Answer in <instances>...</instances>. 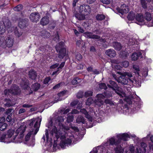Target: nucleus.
Returning <instances> with one entry per match:
<instances>
[{
    "mask_svg": "<svg viewBox=\"0 0 153 153\" xmlns=\"http://www.w3.org/2000/svg\"><path fill=\"white\" fill-rule=\"evenodd\" d=\"M105 53L107 56L111 58L114 57L116 55L115 51L112 49H110L106 50Z\"/></svg>",
    "mask_w": 153,
    "mask_h": 153,
    "instance_id": "nucleus-19",
    "label": "nucleus"
},
{
    "mask_svg": "<svg viewBox=\"0 0 153 153\" xmlns=\"http://www.w3.org/2000/svg\"><path fill=\"white\" fill-rule=\"evenodd\" d=\"M49 18L47 16H45L42 18L40 21V24L43 26L46 25L49 23Z\"/></svg>",
    "mask_w": 153,
    "mask_h": 153,
    "instance_id": "nucleus-20",
    "label": "nucleus"
},
{
    "mask_svg": "<svg viewBox=\"0 0 153 153\" xmlns=\"http://www.w3.org/2000/svg\"><path fill=\"white\" fill-rule=\"evenodd\" d=\"M57 121L58 122L61 123L62 122L64 121V119L62 116L59 117L57 119Z\"/></svg>",
    "mask_w": 153,
    "mask_h": 153,
    "instance_id": "nucleus-59",
    "label": "nucleus"
},
{
    "mask_svg": "<svg viewBox=\"0 0 153 153\" xmlns=\"http://www.w3.org/2000/svg\"><path fill=\"white\" fill-rule=\"evenodd\" d=\"M10 30L11 32L12 30H14V32L15 34L18 37H20L22 34V32L21 31H19L18 30V28L17 27H10Z\"/></svg>",
    "mask_w": 153,
    "mask_h": 153,
    "instance_id": "nucleus-22",
    "label": "nucleus"
},
{
    "mask_svg": "<svg viewBox=\"0 0 153 153\" xmlns=\"http://www.w3.org/2000/svg\"><path fill=\"white\" fill-rule=\"evenodd\" d=\"M133 68L134 69V72L137 74L139 75V72L140 71L139 67L138 66L136 65H133Z\"/></svg>",
    "mask_w": 153,
    "mask_h": 153,
    "instance_id": "nucleus-42",
    "label": "nucleus"
},
{
    "mask_svg": "<svg viewBox=\"0 0 153 153\" xmlns=\"http://www.w3.org/2000/svg\"><path fill=\"white\" fill-rule=\"evenodd\" d=\"M70 114H71V113H70L68 114V116L67 118V121L68 123H70L71 122L73 121L74 119L73 116L72 115L70 116Z\"/></svg>",
    "mask_w": 153,
    "mask_h": 153,
    "instance_id": "nucleus-44",
    "label": "nucleus"
},
{
    "mask_svg": "<svg viewBox=\"0 0 153 153\" xmlns=\"http://www.w3.org/2000/svg\"><path fill=\"white\" fill-rule=\"evenodd\" d=\"M123 75L125 77L126 76L129 77H131L132 76V74L130 72H125L123 74Z\"/></svg>",
    "mask_w": 153,
    "mask_h": 153,
    "instance_id": "nucleus-54",
    "label": "nucleus"
},
{
    "mask_svg": "<svg viewBox=\"0 0 153 153\" xmlns=\"http://www.w3.org/2000/svg\"><path fill=\"white\" fill-rule=\"evenodd\" d=\"M76 58L77 60L80 61L82 59V56L81 54L79 53H76L75 54Z\"/></svg>",
    "mask_w": 153,
    "mask_h": 153,
    "instance_id": "nucleus-52",
    "label": "nucleus"
},
{
    "mask_svg": "<svg viewBox=\"0 0 153 153\" xmlns=\"http://www.w3.org/2000/svg\"><path fill=\"white\" fill-rule=\"evenodd\" d=\"M29 132L27 134V135L25 136V141H27L28 140H29L30 137V136L31 135H35V134H32V132L30 131H29Z\"/></svg>",
    "mask_w": 153,
    "mask_h": 153,
    "instance_id": "nucleus-45",
    "label": "nucleus"
},
{
    "mask_svg": "<svg viewBox=\"0 0 153 153\" xmlns=\"http://www.w3.org/2000/svg\"><path fill=\"white\" fill-rule=\"evenodd\" d=\"M41 35L43 38H48L50 35L49 32L45 30H43L41 31Z\"/></svg>",
    "mask_w": 153,
    "mask_h": 153,
    "instance_id": "nucleus-27",
    "label": "nucleus"
},
{
    "mask_svg": "<svg viewBox=\"0 0 153 153\" xmlns=\"http://www.w3.org/2000/svg\"><path fill=\"white\" fill-rule=\"evenodd\" d=\"M64 44L63 42H60L56 47V51L59 52L58 59L57 57H55L53 59L57 62L61 61L65 56L67 55L66 49L64 47Z\"/></svg>",
    "mask_w": 153,
    "mask_h": 153,
    "instance_id": "nucleus-4",
    "label": "nucleus"
},
{
    "mask_svg": "<svg viewBox=\"0 0 153 153\" xmlns=\"http://www.w3.org/2000/svg\"><path fill=\"white\" fill-rule=\"evenodd\" d=\"M83 92L82 91L79 92L77 94L76 96L78 98H81L83 96Z\"/></svg>",
    "mask_w": 153,
    "mask_h": 153,
    "instance_id": "nucleus-55",
    "label": "nucleus"
},
{
    "mask_svg": "<svg viewBox=\"0 0 153 153\" xmlns=\"http://www.w3.org/2000/svg\"><path fill=\"white\" fill-rule=\"evenodd\" d=\"M129 135L126 133L122 134H119L117 135L116 138L114 137L110 138L107 141V142L105 144L104 146H107L110 145L115 146L120 144L121 143V140H123L124 141H126L128 139L130 138Z\"/></svg>",
    "mask_w": 153,
    "mask_h": 153,
    "instance_id": "nucleus-2",
    "label": "nucleus"
},
{
    "mask_svg": "<svg viewBox=\"0 0 153 153\" xmlns=\"http://www.w3.org/2000/svg\"><path fill=\"white\" fill-rule=\"evenodd\" d=\"M11 26V23L8 20H7L5 22H0V34H2L5 32L6 27L8 31L9 32Z\"/></svg>",
    "mask_w": 153,
    "mask_h": 153,
    "instance_id": "nucleus-9",
    "label": "nucleus"
},
{
    "mask_svg": "<svg viewBox=\"0 0 153 153\" xmlns=\"http://www.w3.org/2000/svg\"><path fill=\"white\" fill-rule=\"evenodd\" d=\"M78 102L77 100H75L71 103V105L72 106H75L78 104Z\"/></svg>",
    "mask_w": 153,
    "mask_h": 153,
    "instance_id": "nucleus-61",
    "label": "nucleus"
},
{
    "mask_svg": "<svg viewBox=\"0 0 153 153\" xmlns=\"http://www.w3.org/2000/svg\"><path fill=\"white\" fill-rule=\"evenodd\" d=\"M59 36L58 35V33L57 32L56 34L55 37L53 39L54 41H56V42H57L59 41Z\"/></svg>",
    "mask_w": 153,
    "mask_h": 153,
    "instance_id": "nucleus-58",
    "label": "nucleus"
},
{
    "mask_svg": "<svg viewBox=\"0 0 153 153\" xmlns=\"http://www.w3.org/2000/svg\"><path fill=\"white\" fill-rule=\"evenodd\" d=\"M41 120L39 118H33L28 121L29 131L32 134H36L39 130Z\"/></svg>",
    "mask_w": 153,
    "mask_h": 153,
    "instance_id": "nucleus-3",
    "label": "nucleus"
},
{
    "mask_svg": "<svg viewBox=\"0 0 153 153\" xmlns=\"http://www.w3.org/2000/svg\"><path fill=\"white\" fill-rule=\"evenodd\" d=\"M25 129V127L24 126H21L18 128L16 131V135L13 138L15 142L20 143L23 139L24 136L23 133Z\"/></svg>",
    "mask_w": 153,
    "mask_h": 153,
    "instance_id": "nucleus-5",
    "label": "nucleus"
},
{
    "mask_svg": "<svg viewBox=\"0 0 153 153\" xmlns=\"http://www.w3.org/2000/svg\"><path fill=\"white\" fill-rule=\"evenodd\" d=\"M23 8V6L22 4H19L14 8L13 10L15 11H20Z\"/></svg>",
    "mask_w": 153,
    "mask_h": 153,
    "instance_id": "nucleus-37",
    "label": "nucleus"
},
{
    "mask_svg": "<svg viewBox=\"0 0 153 153\" xmlns=\"http://www.w3.org/2000/svg\"><path fill=\"white\" fill-rule=\"evenodd\" d=\"M105 97H110L112 96V94L111 92L108 91H106L104 92V94H103Z\"/></svg>",
    "mask_w": 153,
    "mask_h": 153,
    "instance_id": "nucleus-46",
    "label": "nucleus"
},
{
    "mask_svg": "<svg viewBox=\"0 0 153 153\" xmlns=\"http://www.w3.org/2000/svg\"><path fill=\"white\" fill-rule=\"evenodd\" d=\"M129 150L131 153H133L134 150V148L132 145H131L129 147Z\"/></svg>",
    "mask_w": 153,
    "mask_h": 153,
    "instance_id": "nucleus-63",
    "label": "nucleus"
},
{
    "mask_svg": "<svg viewBox=\"0 0 153 153\" xmlns=\"http://www.w3.org/2000/svg\"><path fill=\"white\" fill-rule=\"evenodd\" d=\"M66 92V91H65L58 93L57 94V97L58 99L56 100V102L62 100V97L64 95Z\"/></svg>",
    "mask_w": 153,
    "mask_h": 153,
    "instance_id": "nucleus-29",
    "label": "nucleus"
},
{
    "mask_svg": "<svg viewBox=\"0 0 153 153\" xmlns=\"http://www.w3.org/2000/svg\"><path fill=\"white\" fill-rule=\"evenodd\" d=\"M4 101L6 102V103L4 104L5 106L9 107L13 105V104L11 103V102L10 100L5 99Z\"/></svg>",
    "mask_w": 153,
    "mask_h": 153,
    "instance_id": "nucleus-33",
    "label": "nucleus"
},
{
    "mask_svg": "<svg viewBox=\"0 0 153 153\" xmlns=\"http://www.w3.org/2000/svg\"><path fill=\"white\" fill-rule=\"evenodd\" d=\"M28 24L29 20L27 19L20 18L19 19L18 26L21 28H26L28 25Z\"/></svg>",
    "mask_w": 153,
    "mask_h": 153,
    "instance_id": "nucleus-13",
    "label": "nucleus"
},
{
    "mask_svg": "<svg viewBox=\"0 0 153 153\" xmlns=\"http://www.w3.org/2000/svg\"><path fill=\"white\" fill-rule=\"evenodd\" d=\"M62 128L60 129L58 131L56 127H54L52 130V134L53 133L56 134V136L57 139L60 137L61 141L60 143V146L61 148H64L65 146L71 144V140L68 138L63 140L65 138L66 132L65 131V128L62 126Z\"/></svg>",
    "mask_w": 153,
    "mask_h": 153,
    "instance_id": "nucleus-1",
    "label": "nucleus"
},
{
    "mask_svg": "<svg viewBox=\"0 0 153 153\" xmlns=\"http://www.w3.org/2000/svg\"><path fill=\"white\" fill-rule=\"evenodd\" d=\"M87 15L85 14L83 12H76L74 13V16L79 20H83L85 19V16Z\"/></svg>",
    "mask_w": 153,
    "mask_h": 153,
    "instance_id": "nucleus-18",
    "label": "nucleus"
},
{
    "mask_svg": "<svg viewBox=\"0 0 153 153\" xmlns=\"http://www.w3.org/2000/svg\"><path fill=\"white\" fill-rule=\"evenodd\" d=\"M135 17L134 14L132 13H129L127 16V18L129 20H132L134 19Z\"/></svg>",
    "mask_w": 153,
    "mask_h": 153,
    "instance_id": "nucleus-40",
    "label": "nucleus"
},
{
    "mask_svg": "<svg viewBox=\"0 0 153 153\" xmlns=\"http://www.w3.org/2000/svg\"><path fill=\"white\" fill-rule=\"evenodd\" d=\"M144 18L148 22L150 21L152 19L151 14L148 12H146L144 14Z\"/></svg>",
    "mask_w": 153,
    "mask_h": 153,
    "instance_id": "nucleus-26",
    "label": "nucleus"
},
{
    "mask_svg": "<svg viewBox=\"0 0 153 153\" xmlns=\"http://www.w3.org/2000/svg\"><path fill=\"white\" fill-rule=\"evenodd\" d=\"M14 133V131L12 129L8 130L7 132V134H5L8 140H9L13 135Z\"/></svg>",
    "mask_w": 153,
    "mask_h": 153,
    "instance_id": "nucleus-28",
    "label": "nucleus"
},
{
    "mask_svg": "<svg viewBox=\"0 0 153 153\" xmlns=\"http://www.w3.org/2000/svg\"><path fill=\"white\" fill-rule=\"evenodd\" d=\"M99 87L101 89H103L106 90L107 87L105 84L104 83H102L99 85Z\"/></svg>",
    "mask_w": 153,
    "mask_h": 153,
    "instance_id": "nucleus-56",
    "label": "nucleus"
},
{
    "mask_svg": "<svg viewBox=\"0 0 153 153\" xmlns=\"http://www.w3.org/2000/svg\"><path fill=\"white\" fill-rule=\"evenodd\" d=\"M107 85L109 88H112L114 90L117 94L120 97H122V92L119 89V87L115 82L112 80H110L109 84H108Z\"/></svg>",
    "mask_w": 153,
    "mask_h": 153,
    "instance_id": "nucleus-10",
    "label": "nucleus"
},
{
    "mask_svg": "<svg viewBox=\"0 0 153 153\" xmlns=\"http://www.w3.org/2000/svg\"><path fill=\"white\" fill-rule=\"evenodd\" d=\"M7 125L4 123H0V130L1 131H4L6 128Z\"/></svg>",
    "mask_w": 153,
    "mask_h": 153,
    "instance_id": "nucleus-39",
    "label": "nucleus"
},
{
    "mask_svg": "<svg viewBox=\"0 0 153 153\" xmlns=\"http://www.w3.org/2000/svg\"><path fill=\"white\" fill-rule=\"evenodd\" d=\"M129 62L128 61H124L121 62V65L125 68H127L129 65Z\"/></svg>",
    "mask_w": 153,
    "mask_h": 153,
    "instance_id": "nucleus-47",
    "label": "nucleus"
},
{
    "mask_svg": "<svg viewBox=\"0 0 153 153\" xmlns=\"http://www.w3.org/2000/svg\"><path fill=\"white\" fill-rule=\"evenodd\" d=\"M120 54L123 58H125L128 56V53L125 51L121 52Z\"/></svg>",
    "mask_w": 153,
    "mask_h": 153,
    "instance_id": "nucleus-51",
    "label": "nucleus"
},
{
    "mask_svg": "<svg viewBox=\"0 0 153 153\" xmlns=\"http://www.w3.org/2000/svg\"><path fill=\"white\" fill-rule=\"evenodd\" d=\"M141 4L143 8L146 9L147 7V3L145 0H140Z\"/></svg>",
    "mask_w": 153,
    "mask_h": 153,
    "instance_id": "nucleus-35",
    "label": "nucleus"
},
{
    "mask_svg": "<svg viewBox=\"0 0 153 153\" xmlns=\"http://www.w3.org/2000/svg\"><path fill=\"white\" fill-rule=\"evenodd\" d=\"M100 1L104 4H109L110 2V0H100Z\"/></svg>",
    "mask_w": 153,
    "mask_h": 153,
    "instance_id": "nucleus-57",
    "label": "nucleus"
},
{
    "mask_svg": "<svg viewBox=\"0 0 153 153\" xmlns=\"http://www.w3.org/2000/svg\"><path fill=\"white\" fill-rule=\"evenodd\" d=\"M13 39L11 37H7L6 39L4 36H0V46L1 47H10L13 46Z\"/></svg>",
    "mask_w": 153,
    "mask_h": 153,
    "instance_id": "nucleus-6",
    "label": "nucleus"
},
{
    "mask_svg": "<svg viewBox=\"0 0 153 153\" xmlns=\"http://www.w3.org/2000/svg\"><path fill=\"white\" fill-rule=\"evenodd\" d=\"M29 76L30 78L32 79H35L36 77V74L35 71L33 70H30L29 72Z\"/></svg>",
    "mask_w": 153,
    "mask_h": 153,
    "instance_id": "nucleus-25",
    "label": "nucleus"
},
{
    "mask_svg": "<svg viewBox=\"0 0 153 153\" xmlns=\"http://www.w3.org/2000/svg\"><path fill=\"white\" fill-rule=\"evenodd\" d=\"M8 140L5 134L2 135L0 137V141L1 142H6V140Z\"/></svg>",
    "mask_w": 153,
    "mask_h": 153,
    "instance_id": "nucleus-41",
    "label": "nucleus"
},
{
    "mask_svg": "<svg viewBox=\"0 0 153 153\" xmlns=\"http://www.w3.org/2000/svg\"><path fill=\"white\" fill-rule=\"evenodd\" d=\"M116 80L118 83H121L123 85L129 84L131 86L135 83L134 82H136V81L127 78L123 75L117 79Z\"/></svg>",
    "mask_w": 153,
    "mask_h": 153,
    "instance_id": "nucleus-7",
    "label": "nucleus"
},
{
    "mask_svg": "<svg viewBox=\"0 0 153 153\" xmlns=\"http://www.w3.org/2000/svg\"><path fill=\"white\" fill-rule=\"evenodd\" d=\"M20 91L19 88L15 85H12L10 90H5L4 91V94L5 95H7L9 93L14 95L17 94Z\"/></svg>",
    "mask_w": 153,
    "mask_h": 153,
    "instance_id": "nucleus-11",
    "label": "nucleus"
},
{
    "mask_svg": "<svg viewBox=\"0 0 153 153\" xmlns=\"http://www.w3.org/2000/svg\"><path fill=\"white\" fill-rule=\"evenodd\" d=\"M116 153H123L124 149L120 144L116 146V147L114 148Z\"/></svg>",
    "mask_w": 153,
    "mask_h": 153,
    "instance_id": "nucleus-23",
    "label": "nucleus"
},
{
    "mask_svg": "<svg viewBox=\"0 0 153 153\" xmlns=\"http://www.w3.org/2000/svg\"><path fill=\"white\" fill-rule=\"evenodd\" d=\"M93 92L91 91H87L85 93V95L86 97L91 96L92 95Z\"/></svg>",
    "mask_w": 153,
    "mask_h": 153,
    "instance_id": "nucleus-49",
    "label": "nucleus"
},
{
    "mask_svg": "<svg viewBox=\"0 0 153 153\" xmlns=\"http://www.w3.org/2000/svg\"><path fill=\"white\" fill-rule=\"evenodd\" d=\"M131 57L132 60L135 61L138 59L137 53H133L132 54Z\"/></svg>",
    "mask_w": 153,
    "mask_h": 153,
    "instance_id": "nucleus-48",
    "label": "nucleus"
},
{
    "mask_svg": "<svg viewBox=\"0 0 153 153\" xmlns=\"http://www.w3.org/2000/svg\"><path fill=\"white\" fill-rule=\"evenodd\" d=\"M94 102V101L93 100L92 98H89L87 100L86 104V105H89Z\"/></svg>",
    "mask_w": 153,
    "mask_h": 153,
    "instance_id": "nucleus-43",
    "label": "nucleus"
},
{
    "mask_svg": "<svg viewBox=\"0 0 153 153\" xmlns=\"http://www.w3.org/2000/svg\"><path fill=\"white\" fill-rule=\"evenodd\" d=\"M118 11L120 13L122 14L126 13L128 12V7L126 4H123L121 5L120 8H119Z\"/></svg>",
    "mask_w": 153,
    "mask_h": 153,
    "instance_id": "nucleus-15",
    "label": "nucleus"
},
{
    "mask_svg": "<svg viewBox=\"0 0 153 153\" xmlns=\"http://www.w3.org/2000/svg\"><path fill=\"white\" fill-rule=\"evenodd\" d=\"M97 99L95 100L94 102L95 104L99 107L102 105L103 103L102 100L105 98V96L102 94H98L96 96Z\"/></svg>",
    "mask_w": 153,
    "mask_h": 153,
    "instance_id": "nucleus-12",
    "label": "nucleus"
},
{
    "mask_svg": "<svg viewBox=\"0 0 153 153\" xmlns=\"http://www.w3.org/2000/svg\"><path fill=\"white\" fill-rule=\"evenodd\" d=\"M80 112L84 114L85 117L88 119L89 121H92V119L91 117L85 109L82 108L80 110Z\"/></svg>",
    "mask_w": 153,
    "mask_h": 153,
    "instance_id": "nucleus-21",
    "label": "nucleus"
},
{
    "mask_svg": "<svg viewBox=\"0 0 153 153\" xmlns=\"http://www.w3.org/2000/svg\"><path fill=\"white\" fill-rule=\"evenodd\" d=\"M77 9L79 12H83L87 15H88L91 12V7L86 4H83L77 6Z\"/></svg>",
    "mask_w": 153,
    "mask_h": 153,
    "instance_id": "nucleus-8",
    "label": "nucleus"
},
{
    "mask_svg": "<svg viewBox=\"0 0 153 153\" xmlns=\"http://www.w3.org/2000/svg\"><path fill=\"white\" fill-rule=\"evenodd\" d=\"M40 85L37 83H36L32 86V88L34 91H36L38 90L40 87Z\"/></svg>",
    "mask_w": 153,
    "mask_h": 153,
    "instance_id": "nucleus-32",
    "label": "nucleus"
},
{
    "mask_svg": "<svg viewBox=\"0 0 153 153\" xmlns=\"http://www.w3.org/2000/svg\"><path fill=\"white\" fill-rule=\"evenodd\" d=\"M113 47L115 49L118 51L120 50L122 48L120 44L117 42H115L114 43Z\"/></svg>",
    "mask_w": 153,
    "mask_h": 153,
    "instance_id": "nucleus-31",
    "label": "nucleus"
},
{
    "mask_svg": "<svg viewBox=\"0 0 153 153\" xmlns=\"http://www.w3.org/2000/svg\"><path fill=\"white\" fill-rule=\"evenodd\" d=\"M62 85V82L59 83H58V84L56 85L55 86H54L53 87V89H56L57 88H59L60 87L61 85Z\"/></svg>",
    "mask_w": 153,
    "mask_h": 153,
    "instance_id": "nucleus-60",
    "label": "nucleus"
},
{
    "mask_svg": "<svg viewBox=\"0 0 153 153\" xmlns=\"http://www.w3.org/2000/svg\"><path fill=\"white\" fill-rule=\"evenodd\" d=\"M51 78L50 77H48L45 78L44 81V83L45 84H49L51 82Z\"/></svg>",
    "mask_w": 153,
    "mask_h": 153,
    "instance_id": "nucleus-53",
    "label": "nucleus"
},
{
    "mask_svg": "<svg viewBox=\"0 0 153 153\" xmlns=\"http://www.w3.org/2000/svg\"><path fill=\"white\" fill-rule=\"evenodd\" d=\"M59 65V63H56L52 65L51 66H50V68L51 69L53 70L56 68L58 67Z\"/></svg>",
    "mask_w": 153,
    "mask_h": 153,
    "instance_id": "nucleus-50",
    "label": "nucleus"
},
{
    "mask_svg": "<svg viewBox=\"0 0 153 153\" xmlns=\"http://www.w3.org/2000/svg\"><path fill=\"white\" fill-rule=\"evenodd\" d=\"M6 120L8 122H11L12 120L11 117L10 115L8 116L6 118Z\"/></svg>",
    "mask_w": 153,
    "mask_h": 153,
    "instance_id": "nucleus-64",
    "label": "nucleus"
},
{
    "mask_svg": "<svg viewBox=\"0 0 153 153\" xmlns=\"http://www.w3.org/2000/svg\"><path fill=\"white\" fill-rule=\"evenodd\" d=\"M136 20L139 22H143L144 20L143 16L141 14H138L136 16Z\"/></svg>",
    "mask_w": 153,
    "mask_h": 153,
    "instance_id": "nucleus-30",
    "label": "nucleus"
},
{
    "mask_svg": "<svg viewBox=\"0 0 153 153\" xmlns=\"http://www.w3.org/2000/svg\"><path fill=\"white\" fill-rule=\"evenodd\" d=\"M76 121L77 123H82L83 124L84 123V120L83 117L81 116H78L76 119Z\"/></svg>",
    "mask_w": 153,
    "mask_h": 153,
    "instance_id": "nucleus-34",
    "label": "nucleus"
},
{
    "mask_svg": "<svg viewBox=\"0 0 153 153\" xmlns=\"http://www.w3.org/2000/svg\"><path fill=\"white\" fill-rule=\"evenodd\" d=\"M33 105H30L29 104H25L22 105V107L23 108H29L31 107Z\"/></svg>",
    "mask_w": 153,
    "mask_h": 153,
    "instance_id": "nucleus-62",
    "label": "nucleus"
},
{
    "mask_svg": "<svg viewBox=\"0 0 153 153\" xmlns=\"http://www.w3.org/2000/svg\"><path fill=\"white\" fill-rule=\"evenodd\" d=\"M65 64V62H63L61 63L59 65L58 67L57 68L56 71L53 72L52 73V75H57L59 73V71H60V69H62L64 66Z\"/></svg>",
    "mask_w": 153,
    "mask_h": 153,
    "instance_id": "nucleus-24",
    "label": "nucleus"
},
{
    "mask_svg": "<svg viewBox=\"0 0 153 153\" xmlns=\"http://www.w3.org/2000/svg\"><path fill=\"white\" fill-rule=\"evenodd\" d=\"M29 18L32 22H37L40 19V16L38 13H33L30 14Z\"/></svg>",
    "mask_w": 153,
    "mask_h": 153,
    "instance_id": "nucleus-14",
    "label": "nucleus"
},
{
    "mask_svg": "<svg viewBox=\"0 0 153 153\" xmlns=\"http://www.w3.org/2000/svg\"><path fill=\"white\" fill-rule=\"evenodd\" d=\"M29 84L28 81L25 78L22 79V81L20 84L21 87L24 89H27L29 87Z\"/></svg>",
    "mask_w": 153,
    "mask_h": 153,
    "instance_id": "nucleus-17",
    "label": "nucleus"
},
{
    "mask_svg": "<svg viewBox=\"0 0 153 153\" xmlns=\"http://www.w3.org/2000/svg\"><path fill=\"white\" fill-rule=\"evenodd\" d=\"M105 16L103 14H98L96 16V18L97 20L101 21L105 19Z\"/></svg>",
    "mask_w": 153,
    "mask_h": 153,
    "instance_id": "nucleus-38",
    "label": "nucleus"
},
{
    "mask_svg": "<svg viewBox=\"0 0 153 153\" xmlns=\"http://www.w3.org/2000/svg\"><path fill=\"white\" fill-rule=\"evenodd\" d=\"M81 81L80 79L76 77L74 79L71 81V83L73 85H74L77 84L78 83L80 82Z\"/></svg>",
    "mask_w": 153,
    "mask_h": 153,
    "instance_id": "nucleus-36",
    "label": "nucleus"
},
{
    "mask_svg": "<svg viewBox=\"0 0 153 153\" xmlns=\"http://www.w3.org/2000/svg\"><path fill=\"white\" fill-rule=\"evenodd\" d=\"M84 36L87 38L92 39H99L100 37L98 35H94L93 33L91 32H86L84 33Z\"/></svg>",
    "mask_w": 153,
    "mask_h": 153,
    "instance_id": "nucleus-16",
    "label": "nucleus"
}]
</instances>
